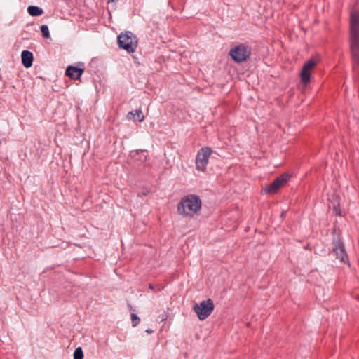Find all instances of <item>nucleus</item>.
<instances>
[{"mask_svg": "<svg viewBox=\"0 0 359 359\" xmlns=\"http://www.w3.org/2000/svg\"><path fill=\"white\" fill-rule=\"evenodd\" d=\"M28 13L32 16H39L43 13V10L36 6H29L27 8Z\"/></svg>", "mask_w": 359, "mask_h": 359, "instance_id": "12", "label": "nucleus"}, {"mask_svg": "<svg viewBox=\"0 0 359 359\" xmlns=\"http://www.w3.org/2000/svg\"><path fill=\"white\" fill-rule=\"evenodd\" d=\"M332 252L341 262L346 263L348 261V255L342 238L337 236L334 237L332 242Z\"/></svg>", "mask_w": 359, "mask_h": 359, "instance_id": "6", "label": "nucleus"}, {"mask_svg": "<svg viewBox=\"0 0 359 359\" xmlns=\"http://www.w3.org/2000/svg\"><path fill=\"white\" fill-rule=\"evenodd\" d=\"M41 31L42 32L43 36L45 38H49L50 37V33L48 27L46 25H42L41 26Z\"/></svg>", "mask_w": 359, "mask_h": 359, "instance_id": "15", "label": "nucleus"}, {"mask_svg": "<svg viewBox=\"0 0 359 359\" xmlns=\"http://www.w3.org/2000/svg\"><path fill=\"white\" fill-rule=\"evenodd\" d=\"M1 144V140H0V144Z\"/></svg>", "mask_w": 359, "mask_h": 359, "instance_id": "20", "label": "nucleus"}, {"mask_svg": "<svg viewBox=\"0 0 359 359\" xmlns=\"http://www.w3.org/2000/svg\"><path fill=\"white\" fill-rule=\"evenodd\" d=\"M252 48L246 43H239L231 48L229 55L236 63L246 62L250 57Z\"/></svg>", "mask_w": 359, "mask_h": 359, "instance_id": "3", "label": "nucleus"}, {"mask_svg": "<svg viewBox=\"0 0 359 359\" xmlns=\"http://www.w3.org/2000/svg\"><path fill=\"white\" fill-rule=\"evenodd\" d=\"M83 353L81 347H78L74 353V359H83Z\"/></svg>", "mask_w": 359, "mask_h": 359, "instance_id": "14", "label": "nucleus"}, {"mask_svg": "<svg viewBox=\"0 0 359 359\" xmlns=\"http://www.w3.org/2000/svg\"><path fill=\"white\" fill-rule=\"evenodd\" d=\"M118 44L120 48L131 53L135 52L137 46V39L131 32H122L118 36Z\"/></svg>", "mask_w": 359, "mask_h": 359, "instance_id": "4", "label": "nucleus"}, {"mask_svg": "<svg viewBox=\"0 0 359 359\" xmlns=\"http://www.w3.org/2000/svg\"><path fill=\"white\" fill-rule=\"evenodd\" d=\"M136 116L137 118L138 121L142 122L144 119V116L142 114L141 109H136L134 111H130L128 113V116Z\"/></svg>", "mask_w": 359, "mask_h": 359, "instance_id": "13", "label": "nucleus"}, {"mask_svg": "<svg viewBox=\"0 0 359 359\" xmlns=\"http://www.w3.org/2000/svg\"><path fill=\"white\" fill-rule=\"evenodd\" d=\"M317 65V62L313 59H310L306 61L302 69L300 76L302 82L304 85H307L310 82L311 71Z\"/></svg>", "mask_w": 359, "mask_h": 359, "instance_id": "9", "label": "nucleus"}, {"mask_svg": "<svg viewBox=\"0 0 359 359\" xmlns=\"http://www.w3.org/2000/svg\"><path fill=\"white\" fill-rule=\"evenodd\" d=\"M146 332L151 334L153 332V330L151 329H148V330H146Z\"/></svg>", "mask_w": 359, "mask_h": 359, "instance_id": "18", "label": "nucleus"}, {"mask_svg": "<svg viewBox=\"0 0 359 359\" xmlns=\"http://www.w3.org/2000/svg\"><path fill=\"white\" fill-rule=\"evenodd\" d=\"M149 288L151 289V290H154V285L152 284H149Z\"/></svg>", "mask_w": 359, "mask_h": 359, "instance_id": "19", "label": "nucleus"}, {"mask_svg": "<svg viewBox=\"0 0 359 359\" xmlns=\"http://www.w3.org/2000/svg\"><path fill=\"white\" fill-rule=\"evenodd\" d=\"M84 72V68L77 67L74 66H68L65 71V75L72 79H79Z\"/></svg>", "mask_w": 359, "mask_h": 359, "instance_id": "10", "label": "nucleus"}, {"mask_svg": "<svg viewBox=\"0 0 359 359\" xmlns=\"http://www.w3.org/2000/svg\"><path fill=\"white\" fill-rule=\"evenodd\" d=\"M349 46L353 61V68L359 67V13L352 11L349 20Z\"/></svg>", "mask_w": 359, "mask_h": 359, "instance_id": "1", "label": "nucleus"}, {"mask_svg": "<svg viewBox=\"0 0 359 359\" xmlns=\"http://www.w3.org/2000/svg\"><path fill=\"white\" fill-rule=\"evenodd\" d=\"M194 310L201 320L206 319L214 310V303L211 299L203 300L200 304H195Z\"/></svg>", "mask_w": 359, "mask_h": 359, "instance_id": "5", "label": "nucleus"}, {"mask_svg": "<svg viewBox=\"0 0 359 359\" xmlns=\"http://www.w3.org/2000/svg\"><path fill=\"white\" fill-rule=\"evenodd\" d=\"M290 175L287 173H283L276 178L271 184L266 187L265 192L267 194H276L285 184L290 180Z\"/></svg>", "mask_w": 359, "mask_h": 359, "instance_id": "8", "label": "nucleus"}, {"mask_svg": "<svg viewBox=\"0 0 359 359\" xmlns=\"http://www.w3.org/2000/svg\"><path fill=\"white\" fill-rule=\"evenodd\" d=\"M131 320L133 327L137 326L140 323V318L135 313H131Z\"/></svg>", "mask_w": 359, "mask_h": 359, "instance_id": "16", "label": "nucleus"}, {"mask_svg": "<svg viewBox=\"0 0 359 359\" xmlns=\"http://www.w3.org/2000/svg\"><path fill=\"white\" fill-rule=\"evenodd\" d=\"M212 150L208 147L198 150L196 157V168L199 171H205Z\"/></svg>", "mask_w": 359, "mask_h": 359, "instance_id": "7", "label": "nucleus"}, {"mask_svg": "<svg viewBox=\"0 0 359 359\" xmlns=\"http://www.w3.org/2000/svg\"><path fill=\"white\" fill-rule=\"evenodd\" d=\"M202 201L196 194H189L182 198L177 204V212L183 217H193L200 213Z\"/></svg>", "mask_w": 359, "mask_h": 359, "instance_id": "2", "label": "nucleus"}, {"mask_svg": "<svg viewBox=\"0 0 359 359\" xmlns=\"http://www.w3.org/2000/svg\"><path fill=\"white\" fill-rule=\"evenodd\" d=\"M334 212L336 215H339L336 207L334 208Z\"/></svg>", "mask_w": 359, "mask_h": 359, "instance_id": "17", "label": "nucleus"}, {"mask_svg": "<svg viewBox=\"0 0 359 359\" xmlns=\"http://www.w3.org/2000/svg\"><path fill=\"white\" fill-rule=\"evenodd\" d=\"M22 63L25 67H31L33 64V54L29 50H23L21 54Z\"/></svg>", "mask_w": 359, "mask_h": 359, "instance_id": "11", "label": "nucleus"}]
</instances>
